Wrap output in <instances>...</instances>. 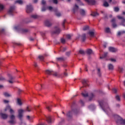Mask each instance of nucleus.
I'll use <instances>...</instances> for the list:
<instances>
[{
  "instance_id": "nucleus-1",
  "label": "nucleus",
  "mask_w": 125,
  "mask_h": 125,
  "mask_svg": "<svg viewBox=\"0 0 125 125\" xmlns=\"http://www.w3.org/2000/svg\"><path fill=\"white\" fill-rule=\"evenodd\" d=\"M99 104L101 108H102L103 111L105 113H106V108H108V110H110V108H109V106H108V104L106 103V102H105L104 101V100L99 101Z\"/></svg>"
},
{
  "instance_id": "nucleus-2",
  "label": "nucleus",
  "mask_w": 125,
  "mask_h": 125,
  "mask_svg": "<svg viewBox=\"0 0 125 125\" xmlns=\"http://www.w3.org/2000/svg\"><path fill=\"white\" fill-rule=\"evenodd\" d=\"M73 113H74L75 115H77V114H79V110L77 109H74L66 113L67 117H68V118H72V117H73Z\"/></svg>"
},
{
  "instance_id": "nucleus-3",
  "label": "nucleus",
  "mask_w": 125,
  "mask_h": 125,
  "mask_svg": "<svg viewBox=\"0 0 125 125\" xmlns=\"http://www.w3.org/2000/svg\"><path fill=\"white\" fill-rule=\"evenodd\" d=\"M14 29L16 30V31L21 32V33H27V32H29V30H28V29H23L19 25L15 26Z\"/></svg>"
},
{
  "instance_id": "nucleus-4",
  "label": "nucleus",
  "mask_w": 125,
  "mask_h": 125,
  "mask_svg": "<svg viewBox=\"0 0 125 125\" xmlns=\"http://www.w3.org/2000/svg\"><path fill=\"white\" fill-rule=\"evenodd\" d=\"M15 6H12L10 7L8 11V14L10 16H13L14 15V11L15 10Z\"/></svg>"
},
{
  "instance_id": "nucleus-5",
  "label": "nucleus",
  "mask_w": 125,
  "mask_h": 125,
  "mask_svg": "<svg viewBox=\"0 0 125 125\" xmlns=\"http://www.w3.org/2000/svg\"><path fill=\"white\" fill-rule=\"evenodd\" d=\"M10 119L11 120L8 121L9 124L11 125H15L16 124V121H15V116L14 115H11L10 116Z\"/></svg>"
},
{
  "instance_id": "nucleus-6",
  "label": "nucleus",
  "mask_w": 125,
  "mask_h": 125,
  "mask_svg": "<svg viewBox=\"0 0 125 125\" xmlns=\"http://www.w3.org/2000/svg\"><path fill=\"white\" fill-rule=\"evenodd\" d=\"M18 112L19 118L20 119V121H22V118H23V113H24V110L22 109H20L18 110Z\"/></svg>"
},
{
  "instance_id": "nucleus-7",
  "label": "nucleus",
  "mask_w": 125,
  "mask_h": 125,
  "mask_svg": "<svg viewBox=\"0 0 125 125\" xmlns=\"http://www.w3.org/2000/svg\"><path fill=\"white\" fill-rule=\"evenodd\" d=\"M33 11V6L32 5L29 4L26 6V12L27 13H31Z\"/></svg>"
},
{
  "instance_id": "nucleus-8",
  "label": "nucleus",
  "mask_w": 125,
  "mask_h": 125,
  "mask_svg": "<svg viewBox=\"0 0 125 125\" xmlns=\"http://www.w3.org/2000/svg\"><path fill=\"white\" fill-rule=\"evenodd\" d=\"M60 32H61V30H60L59 27L56 26L55 27V31L52 32V34H55L56 35H58L60 34Z\"/></svg>"
},
{
  "instance_id": "nucleus-9",
  "label": "nucleus",
  "mask_w": 125,
  "mask_h": 125,
  "mask_svg": "<svg viewBox=\"0 0 125 125\" xmlns=\"http://www.w3.org/2000/svg\"><path fill=\"white\" fill-rule=\"evenodd\" d=\"M117 123L118 125H125V119L124 120L122 118H119V119L117 120Z\"/></svg>"
},
{
  "instance_id": "nucleus-10",
  "label": "nucleus",
  "mask_w": 125,
  "mask_h": 125,
  "mask_svg": "<svg viewBox=\"0 0 125 125\" xmlns=\"http://www.w3.org/2000/svg\"><path fill=\"white\" fill-rule=\"evenodd\" d=\"M9 80L8 81V82L10 83H15V81H14V79H15V77H13L11 75L9 74L8 75Z\"/></svg>"
},
{
  "instance_id": "nucleus-11",
  "label": "nucleus",
  "mask_w": 125,
  "mask_h": 125,
  "mask_svg": "<svg viewBox=\"0 0 125 125\" xmlns=\"http://www.w3.org/2000/svg\"><path fill=\"white\" fill-rule=\"evenodd\" d=\"M52 75L56 78H60V77H61V75L59 74V73L55 71H53V73H52Z\"/></svg>"
},
{
  "instance_id": "nucleus-12",
  "label": "nucleus",
  "mask_w": 125,
  "mask_h": 125,
  "mask_svg": "<svg viewBox=\"0 0 125 125\" xmlns=\"http://www.w3.org/2000/svg\"><path fill=\"white\" fill-rule=\"evenodd\" d=\"M73 10L74 13H76V12H78V11L79 10V6L77 5V4H75L73 6Z\"/></svg>"
},
{
  "instance_id": "nucleus-13",
  "label": "nucleus",
  "mask_w": 125,
  "mask_h": 125,
  "mask_svg": "<svg viewBox=\"0 0 125 125\" xmlns=\"http://www.w3.org/2000/svg\"><path fill=\"white\" fill-rule=\"evenodd\" d=\"M0 116H1L3 120H6V119L8 118V115L7 114L2 113H0Z\"/></svg>"
},
{
  "instance_id": "nucleus-14",
  "label": "nucleus",
  "mask_w": 125,
  "mask_h": 125,
  "mask_svg": "<svg viewBox=\"0 0 125 125\" xmlns=\"http://www.w3.org/2000/svg\"><path fill=\"white\" fill-rule=\"evenodd\" d=\"M111 22H112V26L114 28L117 27V23H116V19L113 18L111 20Z\"/></svg>"
},
{
  "instance_id": "nucleus-15",
  "label": "nucleus",
  "mask_w": 125,
  "mask_h": 125,
  "mask_svg": "<svg viewBox=\"0 0 125 125\" xmlns=\"http://www.w3.org/2000/svg\"><path fill=\"white\" fill-rule=\"evenodd\" d=\"M88 4H95V0H84Z\"/></svg>"
},
{
  "instance_id": "nucleus-16",
  "label": "nucleus",
  "mask_w": 125,
  "mask_h": 125,
  "mask_svg": "<svg viewBox=\"0 0 125 125\" xmlns=\"http://www.w3.org/2000/svg\"><path fill=\"white\" fill-rule=\"evenodd\" d=\"M45 73L46 75H52V73H53V70L47 69L45 71Z\"/></svg>"
},
{
  "instance_id": "nucleus-17",
  "label": "nucleus",
  "mask_w": 125,
  "mask_h": 125,
  "mask_svg": "<svg viewBox=\"0 0 125 125\" xmlns=\"http://www.w3.org/2000/svg\"><path fill=\"white\" fill-rule=\"evenodd\" d=\"M109 51H110V52H117V51H118V49L114 47H110L109 48Z\"/></svg>"
},
{
  "instance_id": "nucleus-18",
  "label": "nucleus",
  "mask_w": 125,
  "mask_h": 125,
  "mask_svg": "<svg viewBox=\"0 0 125 125\" xmlns=\"http://www.w3.org/2000/svg\"><path fill=\"white\" fill-rule=\"evenodd\" d=\"M44 24L47 26V27H50V26H51V25H52V24L51 23V22H50V21H49L47 20L45 21L44 22Z\"/></svg>"
},
{
  "instance_id": "nucleus-19",
  "label": "nucleus",
  "mask_w": 125,
  "mask_h": 125,
  "mask_svg": "<svg viewBox=\"0 0 125 125\" xmlns=\"http://www.w3.org/2000/svg\"><path fill=\"white\" fill-rule=\"evenodd\" d=\"M46 121L48 124H51L52 123V120H51V117L48 116L46 117Z\"/></svg>"
},
{
  "instance_id": "nucleus-20",
  "label": "nucleus",
  "mask_w": 125,
  "mask_h": 125,
  "mask_svg": "<svg viewBox=\"0 0 125 125\" xmlns=\"http://www.w3.org/2000/svg\"><path fill=\"white\" fill-rule=\"evenodd\" d=\"M82 83L84 85V86H86L88 85V84H87V80H86L85 79L83 80Z\"/></svg>"
},
{
  "instance_id": "nucleus-21",
  "label": "nucleus",
  "mask_w": 125,
  "mask_h": 125,
  "mask_svg": "<svg viewBox=\"0 0 125 125\" xmlns=\"http://www.w3.org/2000/svg\"><path fill=\"white\" fill-rule=\"evenodd\" d=\"M81 39L83 42H84L86 39V35L85 34H83L81 36Z\"/></svg>"
},
{
  "instance_id": "nucleus-22",
  "label": "nucleus",
  "mask_w": 125,
  "mask_h": 125,
  "mask_svg": "<svg viewBox=\"0 0 125 125\" xmlns=\"http://www.w3.org/2000/svg\"><path fill=\"white\" fill-rule=\"evenodd\" d=\"M79 12L81 15H85V11L83 9H80Z\"/></svg>"
},
{
  "instance_id": "nucleus-23",
  "label": "nucleus",
  "mask_w": 125,
  "mask_h": 125,
  "mask_svg": "<svg viewBox=\"0 0 125 125\" xmlns=\"http://www.w3.org/2000/svg\"><path fill=\"white\" fill-rule=\"evenodd\" d=\"M97 75L99 76V77H101V69H100V68H98L97 69Z\"/></svg>"
},
{
  "instance_id": "nucleus-24",
  "label": "nucleus",
  "mask_w": 125,
  "mask_h": 125,
  "mask_svg": "<svg viewBox=\"0 0 125 125\" xmlns=\"http://www.w3.org/2000/svg\"><path fill=\"white\" fill-rule=\"evenodd\" d=\"M117 18L118 19L121 20L122 23H124L125 22V19L124 18V17L120 16H117Z\"/></svg>"
},
{
  "instance_id": "nucleus-25",
  "label": "nucleus",
  "mask_w": 125,
  "mask_h": 125,
  "mask_svg": "<svg viewBox=\"0 0 125 125\" xmlns=\"http://www.w3.org/2000/svg\"><path fill=\"white\" fill-rule=\"evenodd\" d=\"M109 70H114V65L112 64H109L108 65Z\"/></svg>"
},
{
  "instance_id": "nucleus-26",
  "label": "nucleus",
  "mask_w": 125,
  "mask_h": 125,
  "mask_svg": "<svg viewBox=\"0 0 125 125\" xmlns=\"http://www.w3.org/2000/svg\"><path fill=\"white\" fill-rule=\"evenodd\" d=\"M31 18H33V19H38V18H39L40 17L37 15H32L31 16Z\"/></svg>"
},
{
  "instance_id": "nucleus-27",
  "label": "nucleus",
  "mask_w": 125,
  "mask_h": 125,
  "mask_svg": "<svg viewBox=\"0 0 125 125\" xmlns=\"http://www.w3.org/2000/svg\"><path fill=\"white\" fill-rule=\"evenodd\" d=\"M3 95H4L5 97H11V95L9 93H7V92H4V93H3Z\"/></svg>"
},
{
  "instance_id": "nucleus-28",
  "label": "nucleus",
  "mask_w": 125,
  "mask_h": 125,
  "mask_svg": "<svg viewBox=\"0 0 125 125\" xmlns=\"http://www.w3.org/2000/svg\"><path fill=\"white\" fill-rule=\"evenodd\" d=\"M7 108H8V109H10V114H14V110H13V109H12V108H11V107H10V106L8 105Z\"/></svg>"
},
{
  "instance_id": "nucleus-29",
  "label": "nucleus",
  "mask_w": 125,
  "mask_h": 125,
  "mask_svg": "<svg viewBox=\"0 0 125 125\" xmlns=\"http://www.w3.org/2000/svg\"><path fill=\"white\" fill-rule=\"evenodd\" d=\"M91 16H93V17H96V16H98L99 15V14L97 12H93L92 14H91Z\"/></svg>"
},
{
  "instance_id": "nucleus-30",
  "label": "nucleus",
  "mask_w": 125,
  "mask_h": 125,
  "mask_svg": "<svg viewBox=\"0 0 125 125\" xmlns=\"http://www.w3.org/2000/svg\"><path fill=\"white\" fill-rule=\"evenodd\" d=\"M24 111V112H31V107L27 106L26 109Z\"/></svg>"
},
{
  "instance_id": "nucleus-31",
  "label": "nucleus",
  "mask_w": 125,
  "mask_h": 125,
  "mask_svg": "<svg viewBox=\"0 0 125 125\" xmlns=\"http://www.w3.org/2000/svg\"><path fill=\"white\" fill-rule=\"evenodd\" d=\"M123 34H125V31H119L117 33V36L120 37V36L123 35Z\"/></svg>"
},
{
  "instance_id": "nucleus-32",
  "label": "nucleus",
  "mask_w": 125,
  "mask_h": 125,
  "mask_svg": "<svg viewBox=\"0 0 125 125\" xmlns=\"http://www.w3.org/2000/svg\"><path fill=\"white\" fill-rule=\"evenodd\" d=\"M15 3H19V4H23V1H22V0H17L15 1Z\"/></svg>"
},
{
  "instance_id": "nucleus-33",
  "label": "nucleus",
  "mask_w": 125,
  "mask_h": 125,
  "mask_svg": "<svg viewBox=\"0 0 125 125\" xmlns=\"http://www.w3.org/2000/svg\"><path fill=\"white\" fill-rule=\"evenodd\" d=\"M17 103L18 105H19L20 106H21L22 102H21V100H20V99L19 98L17 99Z\"/></svg>"
},
{
  "instance_id": "nucleus-34",
  "label": "nucleus",
  "mask_w": 125,
  "mask_h": 125,
  "mask_svg": "<svg viewBox=\"0 0 125 125\" xmlns=\"http://www.w3.org/2000/svg\"><path fill=\"white\" fill-rule=\"evenodd\" d=\"M86 52L87 54H88L89 55H90V54H92V50L89 49L87 50Z\"/></svg>"
},
{
  "instance_id": "nucleus-35",
  "label": "nucleus",
  "mask_w": 125,
  "mask_h": 125,
  "mask_svg": "<svg viewBox=\"0 0 125 125\" xmlns=\"http://www.w3.org/2000/svg\"><path fill=\"white\" fill-rule=\"evenodd\" d=\"M89 29V26L86 25L83 27V31H87Z\"/></svg>"
},
{
  "instance_id": "nucleus-36",
  "label": "nucleus",
  "mask_w": 125,
  "mask_h": 125,
  "mask_svg": "<svg viewBox=\"0 0 125 125\" xmlns=\"http://www.w3.org/2000/svg\"><path fill=\"white\" fill-rule=\"evenodd\" d=\"M82 95L83 97H87L88 96V94L87 92H85L84 93H82Z\"/></svg>"
},
{
  "instance_id": "nucleus-37",
  "label": "nucleus",
  "mask_w": 125,
  "mask_h": 125,
  "mask_svg": "<svg viewBox=\"0 0 125 125\" xmlns=\"http://www.w3.org/2000/svg\"><path fill=\"white\" fill-rule=\"evenodd\" d=\"M77 1H78V3L79 4H80V5H84V4H83V3L80 0H76ZM67 1L70 2L71 1V0H67Z\"/></svg>"
},
{
  "instance_id": "nucleus-38",
  "label": "nucleus",
  "mask_w": 125,
  "mask_h": 125,
  "mask_svg": "<svg viewBox=\"0 0 125 125\" xmlns=\"http://www.w3.org/2000/svg\"><path fill=\"white\" fill-rule=\"evenodd\" d=\"M105 33H111V30L110 29V28H109V27L105 28Z\"/></svg>"
},
{
  "instance_id": "nucleus-39",
  "label": "nucleus",
  "mask_w": 125,
  "mask_h": 125,
  "mask_svg": "<svg viewBox=\"0 0 125 125\" xmlns=\"http://www.w3.org/2000/svg\"><path fill=\"white\" fill-rule=\"evenodd\" d=\"M88 34L89 35V36L90 37H93V36H94V32H93V31H89L88 32Z\"/></svg>"
},
{
  "instance_id": "nucleus-40",
  "label": "nucleus",
  "mask_w": 125,
  "mask_h": 125,
  "mask_svg": "<svg viewBox=\"0 0 125 125\" xmlns=\"http://www.w3.org/2000/svg\"><path fill=\"white\" fill-rule=\"evenodd\" d=\"M107 54H108L107 52L104 53V55L102 57H100V59H103V58H105V57L107 56Z\"/></svg>"
},
{
  "instance_id": "nucleus-41",
  "label": "nucleus",
  "mask_w": 125,
  "mask_h": 125,
  "mask_svg": "<svg viewBox=\"0 0 125 125\" xmlns=\"http://www.w3.org/2000/svg\"><path fill=\"white\" fill-rule=\"evenodd\" d=\"M66 20L65 19H64L63 21H62V27H63V28L64 29H65V23H66Z\"/></svg>"
},
{
  "instance_id": "nucleus-42",
  "label": "nucleus",
  "mask_w": 125,
  "mask_h": 125,
  "mask_svg": "<svg viewBox=\"0 0 125 125\" xmlns=\"http://www.w3.org/2000/svg\"><path fill=\"white\" fill-rule=\"evenodd\" d=\"M104 6L105 7H108V6H109V3H108L107 1H104Z\"/></svg>"
},
{
  "instance_id": "nucleus-43",
  "label": "nucleus",
  "mask_w": 125,
  "mask_h": 125,
  "mask_svg": "<svg viewBox=\"0 0 125 125\" xmlns=\"http://www.w3.org/2000/svg\"><path fill=\"white\" fill-rule=\"evenodd\" d=\"M114 9L115 12H119V11H120V8H119V7H114Z\"/></svg>"
},
{
  "instance_id": "nucleus-44",
  "label": "nucleus",
  "mask_w": 125,
  "mask_h": 125,
  "mask_svg": "<svg viewBox=\"0 0 125 125\" xmlns=\"http://www.w3.org/2000/svg\"><path fill=\"white\" fill-rule=\"evenodd\" d=\"M3 9H4V6L1 4H0V11L3 10Z\"/></svg>"
},
{
  "instance_id": "nucleus-45",
  "label": "nucleus",
  "mask_w": 125,
  "mask_h": 125,
  "mask_svg": "<svg viewBox=\"0 0 125 125\" xmlns=\"http://www.w3.org/2000/svg\"><path fill=\"white\" fill-rule=\"evenodd\" d=\"M61 42L62 43H65V42H66V40L63 38H62L61 39Z\"/></svg>"
},
{
  "instance_id": "nucleus-46",
  "label": "nucleus",
  "mask_w": 125,
  "mask_h": 125,
  "mask_svg": "<svg viewBox=\"0 0 125 125\" xmlns=\"http://www.w3.org/2000/svg\"><path fill=\"white\" fill-rule=\"evenodd\" d=\"M38 58H39L41 61H42V60L44 59V58L43 56H39Z\"/></svg>"
},
{
  "instance_id": "nucleus-47",
  "label": "nucleus",
  "mask_w": 125,
  "mask_h": 125,
  "mask_svg": "<svg viewBox=\"0 0 125 125\" xmlns=\"http://www.w3.org/2000/svg\"><path fill=\"white\" fill-rule=\"evenodd\" d=\"M57 61H63L64 60V58L61 57V58H57Z\"/></svg>"
},
{
  "instance_id": "nucleus-48",
  "label": "nucleus",
  "mask_w": 125,
  "mask_h": 125,
  "mask_svg": "<svg viewBox=\"0 0 125 125\" xmlns=\"http://www.w3.org/2000/svg\"><path fill=\"white\" fill-rule=\"evenodd\" d=\"M118 71L120 73H123V72L124 71V68H123L122 67H119Z\"/></svg>"
},
{
  "instance_id": "nucleus-49",
  "label": "nucleus",
  "mask_w": 125,
  "mask_h": 125,
  "mask_svg": "<svg viewBox=\"0 0 125 125\" xmlns=\"http://www.w3.org/2000/svg\"><path fill=\"white\" fill-rule=\"evenodd\" d=\"M116 99L117 101H121V98L119 95L116 96Z\"/></svg>"
},
{
  "instance_id": "nucleus-50",
  "label": "nucleus",
  "mask_w": 125,
  "mask_h": 125,
  "mask_svg": "<svg viewBox=\"0 0 125 125\" xmlns=\"http://www.w3.org/2000/svg\"><path fill=\"white\" fill-rule=\"evenodd\" d=\"M52 0L53 1V2L54 3H55L56 4H57V3H58V1L57 0H50L49 1L51 2Z\"/></svg>"
},
{
  "instance_id": "nucleus-51",
  "label": "nucleus",
  "mask_w": 125,
  "mask_h": 125,
  "mask_svg": "<svg viewBox=\"0 0 125 125\" xmlns=\"http://www.w3.org/2000/svg\"><path fill=\"white\" fill-rule=\"evenodd\" d=\"M61 50L62 52H64V51H66V50H67V47H63L62 49H61Z\"/></svg>"
},
{
  "instance_id": "nucleus-52",
  "label": "nucleus",
  "mask_w": 125,
  "mask_h": 125,
  "mask_svg": "<svg viewBox=\"0 0 125 125\" xmlns=\"http://www.w3.org/2000/svg\"><path fill=\"white\" fill-rule=\"evenodd\" d=\"M3 81H5V78L3 77L2 76L0 77V82H2Z\"/></svg>"
},
{
  "instance_id": "nucleus-53",
  "label": "nucleus",
  "mask_w": 125,
  "mask_h": 125,
  "mask_svg": "<svg viewBox=\"0 0 125 125\" xmlns=\"http://www.w3.org/2000/svg\"><path fill=\"white\" fill-rule=\"evenodd\" d=\"M71 35H70V34H67V35H66V38H67V39H68V40H71Z\"/></svg>"
},
{
  "instance_id": "nucleus-54",
  "label": "nucleus",
  "mask_w": 125,
  "mask_h": 125,
  "mask_svg": "<svg viewBox=\"0 0 125 125\" xmlns=\"http://www.w3.org/2000/svg\"><path fill=\"white\" fill-rule=\"evenodd\" d=\"M56 15L58 17H60V16H61V13L60 12H57L56 13Z\"/></svg>"
},
{
  "instance_id": "nucleus-55",
  "label": "nucleus",
  "mask_w": 125,
  "mask_h": 125,
  "mask_svg": "<svg viewBox=\"0 0 125 125\" xmlns=\"http://www.w3.org/2000/svg\"><path fill=\"white\" fill-rule=\"evenodd\" d=\"M79 53H80V54H84V51L83 50H80Z\"/></svg>"
},
{
  "instance_id": "nucleus-56",
  "label": "nucleus",
  "mask_w": 125,
  "mask_h": 125,
  "mask_svg": "<svg viewBox=\"0 0 125 125\" xmlns=\"http://www.w3.org/2000/svg\"><path fill=\"white\" fill-rule=\"evenodd\" d=\"M1 34H4V29H2V30H0V35Z\"/></svg>"
},
{
  "instance_id": "nucleus-57",
  "label": "nucleus",
  "mask_w": 125,
  "mask_h": 125,
  "mask_svg": "<svg viewBox=\"0 0 125 125\" xmlns=\"http://www.w3.org/2000/svg\"><path fill=\"white\" fill-rule=\"evenodd\" d=\"M42 4H43V5H44V4H45V3H46V2L44 0H42Z\"/></svg>"
},
{
  "instance_id": "nucleus-58",
  "label": "nucleus",
  "mask_w": 125,
  "mask_h": 125,
  "mask_svg": "<svg viewBox=\"0 0 125 125\" xmlns=\"http://www.w3.org/2000/svg\"><path fill=\"white\" fill-rule=\"evenodd\" d=\"M3 102L4 103H5V104H6L7 103H9V101H7L6 100H3Z\"/></svg>"
},
{
  "instance_id": "nucleus-59",
  "label": "nucleus",
  "mask_w": 125,
  "mask_h": 125,
  "mask_svg": "<svg viewBox=\"0 0 125 125\" xmlns=\"http://www.w3.org/2000/svg\"><path fill=\"white\" fill-rule=\"evenodd\" d=\"M48 8L49 10H50V11H51V10H52L53 9V8L52 6H49V7H48Z\"/></svg>"
},
{
  "instance_id": "nucleus-60",
  "label": "nucleus",
  "mask_w": 125,
  "mask_h": 125,
  "mask_svg": "<svg viewBox=\"0 0 125 125\" xmlns=\"http://www.w3.org/2000/svg\"><path fill=\"white\" fill-rule=\"evenodd\" d=\"M70 54H71V51L67 52L66 53V55H67V56H69V55H70Z\"/></svg>"
},
{
  "instance_id": "nucleus-61",
  "label": "nucleus",
  "mask_w": 125,
  "mask_h": 125,
  "mask_svg": "<svg viewBox=\"0 0 125 125\" xmlns=\"http://www.w3.org/2000/svg\"><path fill=\"white\" fill-rule=\"evenodd\" d=\"M104 19H108V16H107V14H104Z\"/></svg>"
},
{
  "instance_id": "nucleus-62",
  "label": "nucleus",
  "mask_w": 125,
  "mask_h": 125,
  "mask_svg": "<svg viewBox=\"0 0 125 125\" xmlns=\"http://www.w3.org/2000/svg\"><path fill=\"white\" fill-rule=\"evenodd\" d=\"M93 97H94V95L93 94H91L90 98L91 99H92V98H93Z\"/></svg>"
},
{
  "instance_id": "nucleus-63",
  "label": "nucleus",
  "mask_w": 125,
  "mask_h": 125,
  "mask_svg": "<svg viewBox=\"0 0 125 125\" xmlns=\"http://www.w3.org/2000/svg\"><path fill=\"white\" fill-rule=\"evenodd\" d=\"M45 10H46V9H45V8L44 7L42 8V11H45Z\"/></svg>"
},
{
  "instance_id": "nucleus-64",
  "label": "nucleus",
  "mask_w": 125,
  "mask_h": 125,
  "mask_svg": "<svg viewBox=\"0 0 125 125\" xmlns=\"http://www.w3.org/2000/svg\"><path fill=\"white\" fill-rule=\"evenodd\" d=\"M21 92H22V90H21L20 89H19V90H18V93L19 94H20V93H21Z\"/></svg>"
}]
</instances>
